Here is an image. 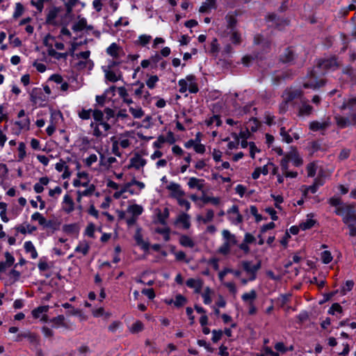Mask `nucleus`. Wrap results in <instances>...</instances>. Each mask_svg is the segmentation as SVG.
Segmentation results:
<instances>
[{
  "mask_svg": "<svg viewBox=\"0 0 356 356\" xmlns=\"http://www.w3.org/2000/svg\"><path fill=\"white\" fill-rule=\"evenodd\" d=\"M206 124L209 127L212 125H215L216 127H219L221 124V120L218 115H213L209 119L205 121Z\"/></svg>",
  "mask_w": 356,
  "mask_h": 356,
  "instance_id": "obj_50",
  "label": "nucleus"
},
{
  "mask_svg": "<svg viewBox=\"0 0 356 356\" xmlns=\"http://www.w3.org/2000/svg\"><path fill=\"white\" fill-rule=\"evenodd\" d=\"M323 84L324 83L323 81H317L316 76L312 74L309 80L304 83L303 86L305 88L315 90L321 87Z\"/></svg>",
  "mask_w": 356,
  "mask_h": 356,
  "instance_id": "obj_24",
  "label": "nucleus"
},
{
  "mask_svg": "<svg viewBox=\"0 0 356 356\" xmlns=\"http://www.w3.org/2000/svg\"><path fill=\"white\" fill-rule=\"evenodd\" d=\"M335 119L338 126L340 127L341 128L346 127L347 126H349L352 123H355L353 122V118H352L351 120H350L348 118H346L336 116Z\"/></svg>",
  "mask_w": 356,
  "mask_h": 356,
  "instance_id": "obj_41",
  "label": "nucleus"
},
{
  "mask_svg": "<svg viewBox=\"0 0 356 356\" xmlns=\"http://www.w3.org/2000/svg\"><path fill=\"white\" fill-rule=\"evenodd\" d=\"M106 52L113 59H120L124 54L123 49L115 42H113L106 48Z\"/></svg>",
  "mask_w": 356,
  "mask_h": 356,
  "instance_id": "obj_9",
  "label": "nucleus"
},
{
  "mask_svg": "<svg viewBox=\"0 0 356 356\" xmlns=\"http://www.w3.org/2000/svg\"><path fill=\"white\" fill-rule=\"evenodd\" d=\"M31 220L38 221L39 225L44 227H49L51 222L47 221L46 218L39 212L36 211L31 215Z\"/></svg>",
  "mask_w": 356,
  "mask_h": 356,
  "instance_id": "obj_29",
  "label": "nucleus"
},
{
  "mask_svg": "<svg viewBox=\"0 0 356 356\" xmlns=\"http://www.w3.org/2000/svg\"><path fill=\"white\" fill-rule=\"evenodd\" d=\"M61 204L63 210L67 213H70L74 210V202L68 194L64 195Z\"/></svg>",
  "mask_w": 356,
  "mask_h": 356,
  "instance_id": "obj_19",
  "label": "nucleus"
},
{
  "mask_svg": "<svg viewBox=\"0 0 356 356\" xmlns=\"http://www.w3.org/2000/svg\"><path fill=\"white\" fill-rule=\"evenodd\" d=\"M179 205L181 207L185 208L186 211H188L191 208V203L184 196H180L176 199Z\"/></svg>",
  "mask_w": 356,
  "mask_h": 356,
  "instance_id": "obj_62",
  "label": "nucleus"
},
{
  "mask_svg": "<svg viewBox=\"0 0 356 356\" xmlns=\"http://www.w3.org/2000/svg\"><path fill=\"white\" fill-rule=\"evenodd\" d=\"M98 161V157L95 154H90L86 158L83 159L84 165L90 168L94 163H95Z\"/></svg>",
  "mask_w": 356,
  "mask_h": 356,
  "instance_id": "obj_42",
  "label": "nucleus"
},
{
  "mask_svg": "<svg viewBox=\"0 0 356 356\" xmlns=\"http://www.w3.org/2000/svg\"><path fill=\"white\" fill-rule=\"evenodd\" d=\"M144 328V325L142 322L137 321L134 323L129 327V330L131 333L136 334L141 332Z\"/></svg>",
  "mask_w": 356,
  "mask_h": 356,
  "instance_id": "obj_45",
  "label": "nucleus"
},
{
  "mask_svg": "<svg viewBox=\"0 0 356 356\" xmlns=\"http://www.w3.org/2000/svg\"><path fill=\"white\" fill-rule=\"evenodd\" d=\"M175 224L184 229H188L191 227V217L186 213H181L177 216Z\"/></svg>",
  "mask_w": 356,
  "mask_h": 356,
  "instance_id": "obj_10",
  "label": "nucleus"
},
{
  "mask_svg": "<svg viewBox=\"0 0 356 356\" xmlns=\"http://www.w3.org/2000/svg\"><path fill=\"white\" fill-rule=\"evenodd\" d=\"M307 176L310 177H313L315 176L316 170H317V165L315 163H310L307 166Z\"/></svg>",
  "mask_w": 356,
  "mask_h": 356,
  "instance_id": "obj_59",
  "label": "nucleus"
},
{
  "mask_svg": "<svg viewBox=\"0 0 356 356\" xmlns=\"http://www.w3.org/2000/svg\"><path fill=\"white\" fill-rule=\"evenodd\" d=\"M222 236L223 243L217 250V252L222 255H227L229 253L231 248L236 244L237 241L235 235L227 229L222 231Z\"/></svg>",
  "mask_w": 356,
  "mask_h": 356,
  "instance_id": "obj_4",
  "label": "nucleus"
},
{
  "mask_svg": "<svg viewBox=\"0 0 356 356\" xmlns=\"http://www.w3.org/2000/svg\"><path fill=\"white\" fill-rule=\"evenodd\" d=\"M156 232L163 235L165 241H169L170 239V229L168 227L157 228Z\"/></svg>",
  "mask_w": 356,
  "mask_h": 356,
  "instance_id": "obj_56",
  "label": "nucleus"
},
{
  "mask_svg": "<svg viewBox=\"0 0 356 356\" xmlns=\"http://www.w3.org/2000/svg\"><path fill=\"white\" fill-rule=\"evenodd\" d=\"M30 120L29 118H24L17 120L15 122L14 125L16 127V129L14 130V134L16 135L19 134L22 130H29L30 128Z\"/></svg>",
  "mask_w": 356,
  "mask_h": 356,
  "instance_id": "obj_18",
  "label": "nucleus"
},
{
  "mask_svg": "<svg viewBox=\"0 0 356 356\" xmlns=\"http://www.w3.org/2000/svg\"><path fill=\"white\" fill-rule=\"evenodd\" d=\"M134 86H138V88L135 89L134 90V95L137 97H140L143 94V90L145 88V85L143 83L140 81H136V83H133Z\"/></svg>",
  "mask_w": 356,
  "mask_h": 356,
  "instance_id": "obj_61",
  "label": "nucleus"
},
{
  "mask_svg": "<svg viewBox=\"0 0 356 356\" xmlns=\"http://www.w3.org/2000/svg\"><path fill=\"white\" fill-rule=\"evenodd\" d=\"M230 34V40L232 43L238 44L241 42V36L236 30H231L229 32Z\"/></svg>",
  "mask_w": 356,
  "mask_h": 356,
  "instance_id": "obj_47",
  "label": "nucleus"
},
{
  "mask_svg": "<svg viewBox=\"0 0 356 356\" xmlns=\"http://www.w3.org/2000/svg\"><path fill=\"white\" fill-rule=\"evenodd\" d=\"M201 200L205 204L211 203L213 205H218L220 202V199L218 197L203 196Z\"/></svg>",
  "mask_w": 356,
  "mask_h": 356,
  "instance_id": "obj_51",
  "label": "nucleus"
},
{
  "mask_svg": "<svg viewBox=\"0 0 356 356\" xmlns=\"http://www.w3.org/2000/svg\"><path fill=\"white\" fill-rule=\"evenodd\" d=\"M315 223L316 220L314 219V214L309 213L307 215L306 219L300 223V228L305 231L311 229Z\"/></svg>",
  "mask_w": 356,
  "mask_h": 356,
  "instance_id": "obj_26",
  "label": "nucleus"
},
{
  "mask_svg": "<svg viewBox=\"0 0 356 356\" xmlns=\"http://www.w3.org/2000/svg\"><path fill=\"white\" fill-rule=\"evenodd\" d=\"M312 111V107L306 103H303L300 108V115H308Z\"/></svg>",
  "mask_w": 356,
  "mask_h": 356,
  "instance_id": "obj_60",
  "label": "nucleus"
},
{
  "mask_svg": "<svg viewBox=\"0 0 356 356\" xmlns=\"http://www.w3.org/2000/svg\"><path fill=\"white\" fill-rule=\"evenodd\" d=\"M15 229L22 234H26L27 233L31 234L35 232L37 229V227L28 223H24L17 226Z\"/></svg>",
  "mask_w": 356,
  "mask_h": 356,
  "instance_id": "obj_34",
  "label": "nucleus"
},
{
  "mask_svg": "<svg viewBox=\"0 0 356 356\" xmlns=\"http://www.w3.org/2000/svg\"><path fill=\"white\" fill-rule=\"evenodd\" d=\"M73 180L77 181H90L89 174L86 171H80L76 173V177Z\"/></svg>",
  "mask_w": 356,
  "mask_h": 356,
  "instance_id": "obj_63",
  "label": "nucleus"
},
{
  "mask_svg": "<svg viewBox=\"0 0 356 356\" xmlns=\"http://www.w3.org/2000/svg\"><path fill=\"white\" fill-rule=\"evenodd\" d=\"M93 121L90 123V129L93 136L102 135V131H99V126H102L103 131H108L111 129V125L104 121V113L98 109H95L92 111Z\"/></svg>",
  "mask_w": 356,
  "mask_h": 356,
  "instance_id": "obj_3",
  "label": "nucleus"
},
{
  "mask_svg": "<svg viewBox=\"0 0 356 356\" xmlns=\"http://www.w3.org/2000/svg\"><path fill=\"white\" fill-rule=\"evenodd\" d=\"M289 161H291L295 166H300L302 164V159L300 157L296 150H291L284 155Z\"/></svg>",
  "mask_w": 356,
  "mask_h": 356,
  "instance_id": "obj_22",
  "label": "nucleus"
},
{
  "mask_svg": "<svg viewBox=\"0 0 356 356\" xmlns=\"http://www.w3.org/2000/svg\"><path fill=\"white\" fill-rule=\"evenodd\" d=\"M24 250L27 253L31 254V257L33 259L38 257V252L31 241H26L24 244Z\"/></svg>",
  "mask_w": 356,
  "mask_h": 356,
  "instance_id": "obj_37",
  "label": "nucleus"
},
{
  "mask_svg": "<svg viewBox=\"0 0 356 356\" xmlns=\"http://www.w3.org/2000/svg\"><path fill=\"white\" fill-rule=\"evenodd\" d=\"M50 179L47 177H42L40 178L39 181L35 183L33 189L36 193H40L44 191V187L47 186Z\"/></svg>",
  "mask_w": 356,
  "mask_h": 356,
  "instance_id": "obj_32",
  "label": "nucleus"
},
{
  "mask_svg": "<svg viewBox=\"0 0 356 356\" xmlns=\"http://www.w3.org/2000/svg\"><path fill=\"white\" fill-rule=\"evenodd\" d=\"M216 8V0H205L199 8L200 13H208Z\"/></svg>",
  "mask_w": 356,
  "mask_h": 356,
  "instance_id": "obj_27",
  "label": "nucleus"
},
{
  "mask_svg": "<svg viewBox=\"0 0 356 356\" xmlns=\"http://www.w3.org/2000/svg\"><path fill=\"white\" fill-rule=\"evenodd\" d=\"M104 72L106 79L111 82H117L122 78L121 72L119 71L115 72L113 70H109V67H102Z\"/></svg>",
  "mask_w": 356,
  "mask_h": 356,
  "instance_id": "obj_17",
  "label": "nucleus"
},
{
  "mask_svg": "<svg viewBox=\"0 0 356 356\" xmlns=\"http://www.w3.org/2000/svg\"><path fill=\"white\" fill-rule=\"evenodd\" d=\"M227 214L229 221L234 225H238L243 220V216L240 213L239 209L237 205H232L227 211Z\"/></svg>",
  "mask_w": 356,
  "mask_h": 356,
  "instance_id": "obj_8",
  "label": "nucleus"
},
{
  "mask_svg": "<svg viewBox=\"0 0 356 356\" xmlns=\"http://www.w3.org/2000/svg\"><path fill=\"white\" fill-rule=\"evenodd\" d=\"M211 293H212L211 289L209 287H207L204 289V291L203 292V293L202 294V298H203V301L205 305H209L211 302V301H212V300L211 298Z\"/></svg>",
  "mask_w": 356,
  "mask_h": 356,
  "instance_id": "obj_54",
  "label": "nucleus"
},
{
  "mask_svg": "<svg viewBox=\"0 0 356 356\" xmlns=\"http://www.w3.org/2000/svg\"><path fill=\"white\" fill-rule=\"evenodd\" d=\"M241 298L244 302L250 301V302H253V301L257 298V293L254 289H252L248 293H243Z\"/></svg>",
  "mask_w": 356,
  "mask_h": 356,
  "instance_id": "obj_43",
  "label": "nucleus"
},
{
  "mask_svg": "<svg viewBox=\"0 0 356 356\" xmlns=\"http://www.w3.org/2000/svg\"><path fill=\"white\" fill-rule=\"evenodd\" d=\"M294 58V52L293 51L288 48L286 49L283 54L282 55L281 59L283 62H290Z\"/></svg>",
  "mask_w": 356,
  "mask_h": 356,
  "instance_id": "obj_44",
  "label": "nucleus"
},
{
  "mask_svg": "<svg viewBox=\"0 0 356 356\" xmlns=\"http://www.w3.org/2000/svg\"><path fill=\"white\" fill-rule=\"evenodd\" d=\"M146 160L140 155L136 154L130 159L129 168H134L136 170L143 168L146 165Z\"/></svg>",
  "mask_w": 356,
  "mask_h": 356,
  "instance_id": "obj_14",
  "label": "nucleus"
},
{
  "mask_svg": "<svg viewBox=\"0 0 356 356\" xmlns=\"http://www.w3.org/2000/svg\"><path fill=\"white\" fill-rule=\"evenodd\" d=\"M179 86V91L181 93H185L188 90L191 93L198 92V87L195 76L188 75L185 79H181L178 81Z\"/></svg>",
  "mask_w": 356,
  "mask_h": 356,
  "instance_id": "obj_6",
  "label": "nucleus"
},
{
  "mask_svg": "<svg viewBox=\"0 0 356 356\" xmlns=\"http://www.w3.org/2000/svg\"><path fill=\"white\" fill-rule=\"evenodd\" d=\"M179 243L184 248H193L195 245L194 240L186 234H181L179 236Z\"/></svg>",
  "mask_w": 356,
  "mask_h": 356,
  "instance_id": "obj_25",
  "label": "nucleus"
},
{
  "mask_svg": "<svg viewBox=\"0 0 356 356\" xmlns=\"http://www.w3.org/2000/svg\"><path fill=\"white\" fill-rule=\"evenodd\" d=\"M24 8L21 3H16L13 17L15 19L19 17L24 13Z\"/></svg>",
  "mask_w": 356,
  "mask_h": 356,
  "instance_id": "obj_57",
  "label": "nucleus"
},
{
  "mask_svg": "<svg viewBox=\"0 0 356 356\" xmlns=\"http://www.w3.org/2000/svg\"><path fill=\"white\" fill-rule=\"evenodd\" d=\"M90 250L89 243L86 241H81L79 243L78 245L75 248L76 252H79L82 254L83 256L86 255L88 253Z\"/></svg>",
  "mask_w": 356,
  "mask_h": 356,
  "instance_id": "obj_35",
  "label": "nucleus"
},
{
  "mask_svg": "<svg viewBox=\"0 0 356 356\" xmlns=\"http://www.w3.org/2000/svg\"><path fill=\"white\" fill-rule=\"evenodd\" d=\"M55 169L58 172H63L62 177L63 179L70 177L71 175L66 162L63 159H60L58 163H56Z\"/></svg>",
  "mask_w": 356,
  "mask_h": 356,
  "instance_id": "obj_23",
  "label": "nucleus"
},
{
  "mask_svg": "<svg viewBox=\"0 0 356 356\" xmlns=\"http://www.w3.org/2000/svg\"><path fill=\"white\" fill-rule=\"evenodd\" d=\"M328 123L325 122H320L318 121H313L309 124V128L314 131L323 130L328 127Z\"/></svg>",
  "mask_w": 356,
  "mask_h": 356,
  "instance_id": "obj_39",
  "label": "nucleus"
},
{
  "mask_svg": "<svg viewBox=\"0 0 356 356\" xmlns=\"http://www.w3.org/2000/svg\"><path fill=\"white\" fill-rule=\"evenodd\" d=\"M44 44L47 47L48 56L56 60H66L68 56L67 52H58L57 50H63L65 45L63 42L58 41L54 37L48 35L44 39Z\"/></svg>",
  "mask_w": 356,
  "mask_h": 356,
  "instance_id": "obj_2",
  "label": "nucleus"
},
{
  "mask_svg": "<svg viewBox=\"0 0 356 356\" xmlns=\"http://www.w3.org/2000/svg\"><path fill=\"white\" fill-rule=\"evenodd\" d=\"M95 191V186H89L88 188H85L84 190H78L76 193H80V195H83V197L90 196L93 194Z\"/></svg>",
  "mask_w": 356,
  "mask_h": 356,
  "instance_id": "obj_53",
  "label": "nucleus"
},
{
  "mask_svg": "<svg viewBox=\"0 0 356 356\" xmlns=\"http://www.w3.org/2000/svg\"><path fill=\"white\" fill-rule=\"evenodd\" d=\"M134 138V133L131 131H124L111 137L112 153L116 156L121 157L122 152L120 149H127L130 147Z\"/></svg>",
  "mask_w": 356,
  "mask_h": 356,
  "instance_id": "obj_1",
  "label": "nucleus"
},
{
  "mask_svg": "<svg viewBox=\"0 0 356 356\" xmlns=\"http://www.w3.org/2000/svg\"><path fill=\"white\" fill-rule=\"evenodd\" d=\"M334 212L337 215L342 216L343 221L348 226L356 222V213L351 205L337 207Z\"/></svg>",
  "mask_w": 356,
  "mask_h": 356,
  "instance_id": "obj_5",
  "label": "nucleus"
},
{
  "mask_svg": "<svg viewBox=\"0 0 356 356\" xmlns=\"http://www.w3.org/2000/svg\"><path fill=\"white\" fill-rule=\"evenodd\" d=\"M134 239L136 244L140 247V248L145 251H147L149 248V243L147 241L143 240V235L141 234V229L138 228L134 234Z\"/></svg>",
  "mask_w": 356,
  "mask_h": 356,
  "instance_id": "obj_20",
  "label": "nucleus"
},
{
  "mask_svg": "<svg viewBox=\"0 0 356 356\" xmlns=\"http://www.w3.org/2000/svg\"><path fill=\"white\" fill-rule=\"evenodd\" d=\"M6 261L0 262V273L4 272L8 268L10 267L15 262V258L9 252L5 253Z\"/></svg>",
  "mask_w": 356,
  "mask_h": 356,
  "instance_id": "obj_31",
  "label": "nucleus"
},
{
  "mask_svg": "<svg viewBox=\"0 0 356 356\" xmlns=\"http://www.w3.org/2000/svg\"><path fill=\"white\" fill-rule=\"evenodd\" d=\"M166 189L170 192V196L175 199L184 196L185 193L181 189L180 184L175 182H170L166 186Z\"/></svg>",
  "mask_w": 356,
  "mask_h": 356,
  "instance_id": "obj_12",
  "label": "nucleus"
},
{
  "mask_svg": "<svg viewBox=\"0 0 356 356\" xmlns=\"http://www.w3.org/2000/svg\"><path fill=\"white\" fill-rule=\"evenodd\" d=\"M99 155V165L101 168L103 169H108L111 168L113 163L117 162V159L115 157L113 156H108L106 157L104 153H102L101 151H97Z\"/></svg>",
  "mask_w": 356,
  "mask_h": 356,
  "instance_id": "obj_11",
  "label": "nucleus"
},
{
  "mask_svg": "<svg viewBox=\"0 0 356 356\" xmlns=\"http://www.w3.org/2000/svg\"><path fill=\"white\" fill-rule=\"evenodd\" d=\"M17 150H18V160L19 161H22L24 160V159L26 156L25 143L23 142L19 143V145H18Z\"/></svg>",
  "mask_w": 356,
  "mask_h": 356,
  "instance_id": "obj_48",
  "label": "nucleus"
},
{
  "mask_svg": "<svg viewBox=\"0 0 356 356\" xmlns=\"http://www.w3.org/2000/svg\"><path fill=\"white\" fill-rule=\"evenodd\" d=\"M187 186L190 189L203 191L205 186V181L203 179L191 177L188 179Z\"/></svg>",
  "mask_w": 356,
  "mask_h": 356,
  "instance_id": "obj_13",
  "label": "nucleus"
},
{
  "mask_svg": "<svg viewBox=\"0 0 356 356\" xmlns=\"http://www.w3.org/2000/svg\"><path fill=\"white\" fill-rule=\"evenodd\" d=\"M187 286L193 289L197 293H200L203 286V281L200 278H190L186 282Z\"/></svg>",
  "mask_w": 356,
  "mask_h": 356,
  "instance_id": "obj_21",
  "label": "nucleus"
},
{
  "mask_svg": "<svg viewBox=\"0 0 356 356\" xmlns=\"http://www.w3.org/2000/svg\"><path fill=\"white\" fill-rule=\"evenodd\" d=\"M172 302H173L176 307H181L186 302V299L182 295L179 294L175 296V300H171L168 303L171 304Z\"/></svg>",
  "mask_w": 356,
  "mask_h": 356,
  "instance_id": "obj_49",
  "label": "nucleus"
},
{
  "mask_svg": "<svg viewBox=\"0 0 356 356\" xmlns=\"http://www.w3.org/2000/svg\"><path fill=\"white\" fill-rule=\"evenodd\" d=\"M30 100L36 106H42L47 100V96L40 88H34L30 92Z\"/></svg>",
  "mask_w": 356,
  "mask_h": 356,
  "instance_id": "obj_7",
  "label": "nucleus"
},
{
  "mask_svg": "<svg viewBox=\"0 0 356 356\" xmlns=\"http://www.w3.org/2000/svg\"><path fill=\"white\" fill-rule=\"evenodd\" d=\"M49 307L48 305L40 306L34 309L31 314L35 318H41L43 321H47L46 313L48 312Z\"/></svg>",
  "mask_w": 356,
  "mask_h": 356,
  "instance_id": "obj_15",
  "label": "nucleus"
},
{
  "mask_svg": "<svg viewBox=\"0 0 356 356\" xmlns=\"http://www.w3.org/2000/svg\"><path fill=\"white\" fill-rule=\"evenodd\" d=\"M87 27V20L86 18H81V17H79L77 22H76L73 26H72V29L74 31H83Z\"/></svg>",
  "mask_w": 356,
  "mask_h": 356,
  "instance_id": "obj_38",
  "label": "nucleus"
},
{
  "mask_svg": "<svg viewBox=\"0 0 356 356\" xmlns=\"http://www.w3.org/2000/svg\"><path fill=\"white\" fill-rule=\"evenodd\" d=\"M243 267L251 275L250 280H254L256 278L255 273L259 269V266L252 265L249 261H244L243 262Z\"/></svg>",
  "mask_w": 356,
  "mask_h": 356,
  "instance_id": "obj_28",
  "label": "nucleus"
},
{
  "mask_svg": "<svg viewBox=\"0 0 356 356\" xmlns=\"http://www.w3.org/2000/svg\"><path fill=\"white\" fill-rule=\"evenodd\" d=\"M170 212L168 208H165L162 212L159 211L157 213V218L159 223L163 225H166V220L168 218Z\"/></svg>",
  "mask_w": 356,
  "mask_h": 356,
  "instance_id": "obj_40",
  "label": "nucleus"
},
{
  "mask_svg": "<svg viewBox=\"0 0 356 356\" xmlns=\"http://www.w3.org/2000/svg\"><path fill=\"white\" fill-rule=\"evenodd\" d=\"M338 66V63L334 58H330L319 61L318 68L322 70H335Z\"/></svg>",
  "mask_w": 356,
  "mask_h": 356,
  "instance_id": "obj_16",
  "label": "nucleus"
},
{
  "mask_svg": "<svg viewBox=\"0 0 356 356\" xmlns=\"http://www.w3.org/2000/svg\"><path fill=\"white\" fill-rule=\"evenodd\" d=\"M214 217V212L211 209H207L206 213L204 216L197 215L196 216V220L197 222L207 224L213 220Z\"/></svg>",
  "mask_w": 356,
  "mask_h": 356,
  "instance_id": "obj_30",
  "label": "nucleus"
},
{
  "mask_svg": "<svg viewBox=\"0 0 356 356\" xmlns=\"http://www.w3.org/2000/svg\"><path fill=\"white\" fill-rule=\"evenodd\" d=\"M280 135L282 138V140L287 143H290L293 141L292 137L287 133L284 127L280 128Z\"/></svg>",
  "mask_w": 356,
  "mask_h": 356,
  "instance_id": "obj_64",
  "label": "nucleus"
},
{
  "mask_svg": "<svg viewBox=\"0 0 356 356\" xmlns=\"http://www.w3.org/2000/svg\"><path fill=\"white\" fill-rule=\"evenodd\" d=\"M66 7L67 13L70 14L74 8L78 3L79 0H63Z\"/></svg>",
  "mask_w": 356,
  "mask_h": 356,
  "instance_id": "obj_52",
  "label": "nucleus"
},
{
  "mask_svg": "<svg viewBox=\"0 0 356 356\" xmlns=\"http://www.w3.org/2000/svg\"><path fill=\"white\" fill-rule=\"evenodd\" d=\"M152 40V36L149 35H140L138 36L137 43L141 46H145Z\"/></svg>",
  "mask_w": 356,
  "mask_h": 356,
  "instance_id": "obj_58",
  "label": "nucleus"
},
{
  "mask_svg": "<svg viewBox=\"0 0 356 356\" xmlns=\"http://www.w3.org/2000/svg\"><path fill=\"white\" fill-rule=\"evenodd\" d=\"M92 109H81L80 111H79L78 115L79 117L82 120H89L91 116H92Z\"/></svg>",
  "mask_w": 356,
  "mask_h": 356,
  "instance_id": "obj_55",
  "label": "nucleus"
},
{
  "mask_svg": "<svg viewBox=\"0 0 356 356\" xmlns=\"http://www.w3.org/2000/svg\"><path fill=\"white\" fill-rule=\"evenodd\" d=\"M143 207L137 204H133L128 206L127 211L134 217H138L143 212Z\"/></svg>",
  "mask_w": 356,
  "mask_h": 356,
  "instance_id": "obj_33",
  "label": "nucleus"
},
{
  "mask_svg": "<svg viewBox=\"0 0 356 356\" xmlns=\"http://www.w3.org/2000/svg\"><path fill=\"white\" fill-rule=\"evenodd\" d=\"M159 81V76L156 75H151L147 79L145 83L149 89H154L157 82Z\"/></svg>",
  "mask_w": 356,
  "mask_h": 356,
  "instance_id": "obj_46",
  "label": "nucleus"
},
{
  "mask_svg": "<svg viewBox=\"0 0 356 356\" xmlns=\"http://www.w3.org/2000/svg\"><path fill=\"white\" fill-rule=\"evenodd\" d=\"M129 111L136 119H140L145 115L143 110L140 106H130L129 107Z\"/></svg>",
  "mask_w": 356,
  "mask_h": 356,
  "instance_id": "obj_36",
  "label": "nucleus"
}]
</instances>
